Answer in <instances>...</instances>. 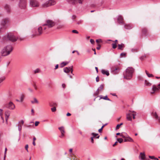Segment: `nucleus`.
I'll use <instances>...</instances> for the list:
<instances>
[{"mask_svg": "<svg viewBox=\"0 0 160 160\" xmlns=\"http://www.w3.org/2000/svg\"><path fill=\"white\" fill-rule=\"evenodd\" d=\"M10 112L8 110H6L5 112V120L7 123L8 122V120L10 116Z\"/></svg>", "mask_w": 160, "mask_h": 160, "instance_id": "obj_16", "label": "nucleus"}, {"mask_svg": "<svg viewBox=\"0 0 160 160\" xmlns=\"http://www.w3.org/2000/svg\"><path fill=\"white\" fill-rule=\"evenodd\" d=\"M137 48H133L131 49V51L132 52H136L137 51Z\"/></svg>", "mask_w": 160, "mask_h": 160, "instance_id": "obj_42", "label": "nucleus"}, {"mask_svg": "<svg viewBox=\"0 0 160 160\" xmlns=\"http://www.w3.org/2000/svg\"><path fill=\"white\" fill-rule=\"evenodd\" d=\"M40 70L39 68H37L33 71V72L35 73L39 72Z\"/></svg>", "mask_w": 160, "mask_h": 160, "instance_id": "obj_35", "label": "nucleus"}, {"mask_svg": "<svg viewBox=\"0 0 160 160\" xmlns=\"http://www.w3.org/2000/svg\"><path fill=\"white\" fill-rule=\"evenodd\" d=\"M111 94L113 96L117 97V95L115 93H111Z\"/></svg>", "mask_w": 160, "mask_h": 160, "instance_id": "obj_61", "label": "nucleus"}, {"mask_svg": "<svg viewBox=\"0 0 160 160\" xmlns=\"http://www.w3.org/2000/svg\"><path fill=\"white\" fill-rule=\"evenodd\" d=\"M68 63V62H63L60 64V66L61 68H62V67H64V66H66V65H67Z\"/></svg>", "mask_w": 160, "mask_h": 160, "instance_id": "obj_26", "label": "nucleus"}, {"mask_svg": "<svg viewBox=\"0 0 160 160\" xmlns=\"http://www.w3.org/2000/svg\"><path fill=\"white\" fill-rule=\"evenodd\" d=\"M24 98V95L23 94H22L20 95V102H22L23 101V99Z\"/></svg>", "mask_w": 160, "mask_h": 160, "instance_id": "obj_31", "label": "nucleus"}, {"mask_svg": "<svg viewBox=\"0 0 160 160\" xmlns=\"http://www.w3.org/2000/svg\"><path fill=\"white\" fill-rule=\"evenodd\" d=\"M29 5L32 7L38 8L40 6V3L37 0H29Z\"/></svg>", "mask_w": 160, "mask_h": 160, "instance_id": "obj_6", "label": "nucleus"}, {"mask_svg": "<svg viewBox=\"0 0 160 160\" xmlns=\"http://www.w3.org/2000/svg\"><path fill=\"white\" fill-rule=\"evenodd\" d=\"M17 39V38L15 37L13 34L10 33H8L4 36L2 39L0 41V47L5 44L6 42L8 40L14 42L16 41Z\"/></svg>", "mask_w": 160, "mask_h": 160, "instance_id": "obj_1", "label": "nucleus"}, {"mask_svg": "<svg viewBox=\"0 0 160 160\" xmlns=\"http://www.w3.org/2000/svg\"><path fill=\"white\" fill-rule=\"evenodd\" d=\"M93 138V137H92L91 138V142L92 143H94Z\"/></svg>", "mask_w": 160, "mask_h": 160, "instance_id": "obj_52", "label": "nucleus"}, {"mask_svg": "<svg viewBox=\"0 0 160 160\" xmlns=\"http://www.w3.org/2000/svg\"><path fill=\"white\" fill-rule=\"evenodd\" d=\"M120 55L122 57H123V56H125L126 55V54L125 53H122L121 54H120Z\"/></svg>", "mask_w": 160, "mask_h": 160, "instance_id": "obj_49", "label": "nucleus"}, {"mask_svg": "<svg viewBox=\"0 0 160 160\" xmlns=\"http://www.w3.org/2000/svg\"><path fill=\"white\" fill-rule=\"evenodd\" d=\"M10 22V19L8 18H7L2 19L1 21V24L3 27V28H6L7 27L6 25Z\"/></svg>", "mask_w": 160, "mask_h": 160, "instance_id": "obj_8", "label": "nucleus"}, {"mask_svg": "<svg viewBox=\"0 0 160 160\" xmlns=\"http://www.w3.org/2000/svg\"><path fill=\"white\" fill-rule=\"evenodd\" d=\"M117 140L119 142V143H121L122 142L123 140L121 138H120L118 139Z\"/></svg>", "mask_w": 160, "mask_h": 160, "instance_id": "obj_39", "label": "nucleus"}, {"mask_svg": "<svg viewBox=\"0 0 160 160\" xmlns=\"http://www.w3.org/2000/svg\"><path fill=\"white\" fill-rule=\"evenodd\" d=\"M42 28L41 26H39L38 28H35L33 29L32 32V36L40 35L42 33Z\"/></svg>", "mask_w": 160, "mask_h": 160, "instance_id": "obj_4", "label": "nucleus"}, {"mask_svg": "<svg viewBox=\"0 0 160 160\" xmlns=\"http://www.w3.org/2000/svg\"><path fill=\"white\" fill-rule=\"evenodd\" d=\"M58 65L57 64L55 67V69H57L58 68Z\"/></svg>", "mask_w": 160, "mask_h": 160, "instance_id": "obj_59", "label": "nucleus"}, {"mask_svg": "<svg viewBox=\"0 0 160 160\" xmlns=\"http://www.w3.org/2000/svg\"><path fill=\"white\" fill-rule=\"evenodd\" d=\"M67 1L70 3L75 4L78 3L80 4H82L83 0H67Z\"/></svg>", "mask_w": 160, "mask_h": 160, "instance_id": "obj_10", "label": "nucleus"}, {"mask_svg": "<svg viewBox=\"0 0 160 160\" xmlns=\"http://www.w3.org/2000/svg\"><path fill=\"white\" fill-rule=\"evenodd\" d=\"M104 87V85L103 84H102L100 85L99 88L97 89L96 92V94L98 95V94L100 91H101L103 89Z\"/></svg>", "mask_w": 160, "mask_h": 160, "instance_id": "obj_18", "label": "nucleus"}, {"mask_svg": "<svg viewBox=\"0 0 160 160\" xmlns=\"http://www.w3.org/2000/svg\"><path fill=\"white\" fill-rule=\"evenodd\" d=\"M124 47V44L122 43L121 44L118 45V49L120 50H122V48Z\"/></svg>", "mask_w": 160, "mask_h": 160, "instance_id": "obj_28", "label": "nucleus"}, {"mask_svg": "<svg viewBox=\"0 0 160 160\" xmlns=\"http://www.w3.org/2000/svg\"><path fill=\"white\" fill-rule=\"evenodd\" d=\"M55 25L54 22L52 20H48L46 23L43 25V29L45 30L47 29V28H50L52 27Z\"/></svg>", "mask_w": 160, "mask_h": 160, "instance_id": "obj_5", "label": "nucleus"}, {"mask_svg": "<svg viewBox=\"0 0 160 160\" xmlns=\"http://www.w3.org/2000/svg\"><path fill=\"white\" fill-rule=\"evenodd\" d=\"M117 20L118 23L120 25L124 24L123 19L122 17L120 15H118L117 18Z\"/></svg>", "mask_w": 160, "mask_h": 160, "instance_id": "obj_12", "label": "nucleus"}, {"mask_svg": "<svg viewBox=\"0 0 160 160\" xmlns=\"http://www.w3.org/2000/svg\"><path fill=\"white\" fill-rule=\"evenodd\" d=\"M62 86L63 88H64L65 87V85L64 84H62Z\"/></svg>", "mask_w": 160, "mask_h": 160, "instance_id": "obj_64", "label": "nucleus"}, {"mask_svg": "<svg viewBox=\"0 0 160 160\" xmlns=\"http://www.w3.org/2000/svg\"><path fill=\"white\" fill-rule=\"evenodd\" d=\"M72 66H71L68 68L65 67L64 68V72L66 73H68L71 71V73H72L73 69H72Z\"/></svg>", "mask_w": 160, "mask_h": 160, "instance_id": "obj_13", "label": "nucleus"}, {"mask_svg": "<svg viewBox=\"0 0 160 160\" xmlns=\"http://www.w3.org/2000/svg\"><path fill=\"white\" fill-rule=\"evenodd\" d=\"M7 151V149L6 148H5V152H4L5 157H6Z\"/></svg>", "mask_w": 160, "mask_h": 160, "instance_id": "obj_55", "label": "nucleus"}, {"mask_svg": "<svg viewBox=\"0 0 160 160\" xmlns=\"http://www.w3.org/2000/svg\"><path fill=\"white\" fill-rule=\"evenodd\" d=\"M31 102L32 104H34V103L38 104L39 103V102H38V101L35 98H34L33 101H31Z\"/></svg>", "mask_w": 160, "mask_h": 160, "instance_id": "obj_27", "label": "nucleus"}, {"mask_svg": "<svg viewBox=\"0 0 160 160\" xmlns=\"http://www.w3.org/2000/svg\"><path fill=\"white\" fill-rule=\"evenodd\" d=\"M134 72V69L131 67L128 68L125 72L124 73V78L127 80L130 79L132 77L133 73Z\"/></svg>", "mask_w": 160, "mask_h": 160, "instance_id": "obj_3", "label": "nucleus"}, {"mask_svg": "<svg viewBox=\"0 0 160 160\" xmlns=\"http://www.w3.org/2000/svg\"><path fill=\"white\" fill-rule=\"evenodd\" d=\"M71 114L69 112H68L67 114V116H70L71 115Z\"/></svg>", "mask_w": 160, "mask_h": 160, "instance_id": "obj_63", "label": "nucleus"}, {"mask_svg": "<svg viewBox=\"0 0 160 160\" xmlns=\"http://www.w3.org/2000/svg\"><path fill=\"white\" fill-rule=\"evenodd\" d=\"M128 135L125 132H122L120 134V136L123 138H126Z\"/></svg>", "mask_w": 160, "mask_h": 160, "instance_id": "obj_29", "label": "nucleus"}, {"mask_svg": "<svg viewBox=\"0 0 160 160\" xmlns=\"http://www.w3.org/2000/svg\"><path fill=\"white\" fill-rule=\"evenodd\" d=\"M22 127L21 125H18V130L20 132H21L22 130Z\"/></svg>", "mask_w": 160, "mask_h": 160, "instance_id": "obj_38", "label": "nucleus"}, {"mask_svg": "<svg viewBox=\"0 0 160 160\" xmlns=\"http://www.w3.org/2000/svg\"><path fill=\"white\" fill-rule=\"evenodd\" d=\"M48 2V1L43 2L41 5V8H45L49 7Z\"/></svg>", "mask_w": 160, "mask_h": 160, "instance_id": "obj_14", "label": "nucleus"}, {"mask_svg": "<svg viewBox=\"0 0 160 160\" xmlns=\"http://www.w3.org/2000/svg\"><path fill=\"white\" fill-rule=\"evenodd\" d=\"M28 90H29V91L30 92H33V90H32V89H31V88H29L28 89Z\"/></svg>", "mask_w": 160, "mask_h": 160, "instance_id": "obj_57", "label": "nucleus"}, {"mask_svg": "<svg viewBox=\"0 0 160 160\" xmlns=\"http://www.w3.org/2000/svg\"><path fill=\"white\" fill-rule=\"evenodd\" d=\"M101 71L103 75H106L107 76H109V71L108 70H105L104 69H102Z\"/></svg>", "mask_w": 160, "mask_h": 160, "instance_id": "obj_23", "label": "nucleus"}, {"mask_svg": "<svg viewBox=\"0 0 160 160\" xmlns=\"http://www.w3.org/2000/svg\"><path fill=\"white\" fill-rule=\"evenodd\" d=\"M12 50V47L9 45L4 47L1 50L0 53L2 56L5 57L9 55Z\"/></svg>", "mask_w": 160, "mask_h": 160, "instance_id": "obj_2", "label": "nucleus"}, {"mask_svg": "<svg viewBox=\"0 0 160 160\" xmlns=\"http://www.w3.org/2000/svg\"><path fill=\"white\" fill-rule=\"evenodd\" d=\"M126 118L128 120L132 121V113H128L126 114Z\"/></svg>", "mask_w": 160, "mask_h": 160, "instance_id": "obj_22", "label": "nucleus"}, {"mask_svg": "<svg viewBox=\"0 0 160 160\" xmlns=\"http://www.w3.org/2000/svg\"><path fill=\"white\" fill-rule=\"evenodd\" d=\"M145 85L147 86H150L152 84L147 81V80H145L144 82Z\"/></svg>", "mask_w": 160, "mask_h": 160, "instance_id": "obj_30", "label": "nucleus"}, {"mask_svg": "<svg viewBox=\"0 0 160 160\" xmlns=\"http://www.w3.org/2000/svg\"><path fill=\"white\" fill-rule=\"evenodd\" d=\"M27 5V0H19L18 6L19 8L21 9H25Z\"/></svg>", "mask_w": 160, "mask_h": 160, "instance_id": "obj_7", "label": "nucleus"}, {"mask_svg": "<svg viewBox=\"0 0 160 160\" xmlns=\"http://www.w3.org/2000/svg\"><path fill=\"white\" fill-rule=\"evenodd\" d=\"M39 123V122L38 121H36L35 123V126H37L38 125V124Z\"/></svg>", "mask_w": 160, "mask_h": 160, "instance_id": "obj_46", "label": "nucleus"}, {"mask_svg": "<svg viewBox=\"0 0 160 160\" xmlns=\"http://www.w3.org/2000/svg\"><path fill=\"white\" fill-rule=\"evenodd\" d=\"M5 79V78L4 77H2L0 78V83L3 82Z\"/></svg>", "mask_w": 160, "mask_h": 160, "instance_id": "obj_37", "label": "nucleus"}, {"mask_svg": "<svg viewBox=\"0 0 160 160\" xmlns=\"http://www.w3.org/2000/svg\"><path fill=\"white\" fill-rule=\"evenodd\" d=\"M72 32H73V33H78V32L76 30H73L72 31Z\"/></svg>", "mask_w": 160, "mask_h": 160, "instance_id": "obj_48", "label": "nucleus"}, {"mask_svg": "<svg viewBox=\"0 0 160 160\" xmlns=\"http://www.w3.org/2000/svg\"><path fill=\"white\" fill-rule=\"evenodd\" d=\"M101 48V46L99 44L98 45V47H97V49L98 50H99Z\"/></svg>", "mask_w": 160, "mask_h": 160, "instance_id": "obj_51", "label": "nucleus"}, {"mask_svg": "<svg viewBox=\"0 0 160 160\" xmlns=\"http://www.w3.org/2000/svg\"><path fill=\"white\" fill-rule=\"evenodd\" d=\"M123 124L122 123H121L120 124H118L116 128V129H118L119 128L120 126Z\"/></svg>", "mask_w": 160, "mask_h": 160, "instance_id": "obj_34", "label": "nucleus"}, {"mask_svg": "<svg viewBox=\"0 0 160 160\" xmlns=\"http://www.w3.org/2000/svg\"><path fill=\"white\" fill-rule=\"evenodd\" d=\"M153 115L155 118L157 119L160 122V117L158 116L157 113L156 112H153L152 113Z\"/></svg>", "mask_w": 160, "mask_h": 160, "instance_id": "obj_21", "label": "nucleus"}, {"mask_svg": "<svg viewBox=\"0 0 160 160\" xmlns=\"http://www.w3.org/2000/svg\"><path fill=\"white\" fill-rule=\"evenodd\" d=\"M132 116H133V119H135V116L136 115V114H134V113H132Z\"/></svg>", "mask_w": 160, "mask_h": 160, "instance_id": "obj_56", "label": "nucleus"}, {"mask_svg": "<svg viewBox=\"0 0 160 160\" xmlns=\"http://www.w3.org/2000/svg\"><path fill=\"white\" fill-rule=\"evenodd\" d=\"M19 122L21 123L22 124H23L24 123V122L23 120H21L20 122Z\"/></svg>", "mask_w": 160, "mask_h": 160, "instance_id": "obj_58", "label": "nucleus"}, {"mask_svg": "<svg viewBox=\"0 0 160 160\" xmlns=\"http://www.w3.org/2000/svg\"><path fill=\"white\" fill-rule=\"evenodd\" d=\"M117 47V45L116 43L112 44V48H113L115 49Z\"/></svg>", "mask_w": 160, "mask_h": 160, "instance_id": "obj_45", "label": "nucleus"}, {"mask_svg": "<svg viewBox=\"0 0 160 160\" xmlns=\"http://www.w3.org/2000/svg\"><path fill=\"white\" fill-rule=\"evenodd\" d=\"M123 25H124V27L126 29H130L132 28V26L129 24L124 23Z\"/></svg>", "mask_w": 160, "mask_h": 160, "instance_id": "obj_20", "label": "nucleus"}, {"mask_svg": "<svg viewBox=\"0 0 160 160\" xmlns=\"http://www.w3.org/2000/svg\"><path fill=\"white\" fill-rule=\"evenodd\" d=\"M103 99L107 100L108 101H110V100L108 98L107 96H106L102 98Z\"/></svg>", "mask_w": 160, "mask_h": 160, "instance_id": "obj_40", "label": "nucleus"}, {"mask_svg": "<svg viewBox=\"0 0 160 160\" xmlns=\"http://www.w3.org/2000/svg\"><path fill=\"white\" fill-rule=\"evenodd\" d=\"M99 81V79L98 78V76L96 78V81L97 82H98Z\"/></svg>", "mask_w": 160, "mask_h": 160, "instance_id": "obj_60", "label": "nucleus"}, {"mask_svg": "<svg viewBox=\"0 0 160 160\" xmlns=\"http://www.w3.org/2000/svg\"><path fill=\"white\" fill-rule=\"evenodd\" d=\"M51 110L52 112H54L56 111V108L55 107H53L51 108Z\"/></svg>", "mask_w": 160, "mask_h": 160, "instance_id": "obj_43", "label": "nucleus"}, {"mask_svg": "<svg viewBox=\"0 0 160 160\" xmlns=\"http://www.w3.org/2000/svg\"><path fill=\"white\" fill-rule=\"evenodd\" d=\"M145 154L144 153L141 152L139 156V158L140 159L143 160L145 158Z\"/></svg>", "mask_w": 160, "mask_h": 160, "instance_id": "obj_24", "label": "nucleus"}, {"mask_svg": "<svg viewBox=\"0 0 160 160\" xmlns=\"http://www.w3.org/2000/svg\"><path fill=\"white\" fill-rule=\"evenodd\" d=\"M90 42L92 44H93L94 43V40L92 39H90Z\"/></svg>", "mask_w": 160, "mask_h": 160, "instance_id": "obj_50", "label": "nucleus"}, {"mask_svg": "<svg viewBox=\"0 0 160 160\" xmlns=\"http://www.w3.org/2000/svg\"><path fill=\"white\" fill-rule=\"evenodd\" d=\"M31 112H32L33 115L34 112V110H33V109H32L31 110Z\"/></svg>", "mask_w": 160, "mask_h": 160, "instance_id": "obj_62", "label": "nucleus"}, {"mask_svg": "<svg viewBox=\"0 0 160 160\" xmlns=\"http://www.w3.org/2000/svg\"><path fill=\"white\" fill-rule=\"evenodd\" d=\"M49 7L54 6L56 4V1L55 0H48Z\"/></svg>", "mask_w": 160, "mask_h": 160, "instance_id": "obj_17", "label": "nucleus"}, {"mask_svg": "<svg viewBox=\"0 0 160 160\" xmlns=\"http://www.w3.org/2000/svg\"><path fill=\"white\" fill-rule=\"evenodd\" d=\"M61 135L59 136V137L61 138H62L64 136V133H61Z\"/></svg>", "mask_w": 160, "mask_h": 160, "instance_id": "obj_53", "label": "nucleus"}, {"mask_svg": "<svg viewBox=\"0 0 160 160\" xmlns=\"http://www.w3.org/2000/svg\"><path fill=\"white\" fill-rule=\"evenodd\" d=\"M4 9L7 13L9 14L11 12V8L10 6L8 4H5L4 6Z\"/></svg>", "mask_w": 160, "mask_h": 160, "instance_id": "obj_11", "label": "nucleus"}, {"mask_svg": "<svg viewBox=\"0 0 160 160\" xmlns=\"http://www.w3.org/2000/svg\"><path fill=\"white\" fill-rule=\"evenodd\" d=\"M149 157L151 159L153 160H159L158 158H155L154 156H149Z\"/></svg>", "mask_w": 160, "mask_h": 160, "instance_id": "obj_33", "label": "nucleus"}, {"mask_svg": "<svg viewBox=\"0 0 160 160\" xmlns=\"http://www.w3.org/2000/svg\"><path fill=\"white\" fill-rule=\"evenodd\" d=\"M142 32L144 34H145L147 32V29L146 28H144L142 30Z\"/></svg>", "mask_w": 160, "mask_h": 160, "instance_id": "obj_36", "label": "nucleus"}, {"mask_svg": "<svg viewBox=\"0 0 160 160\" xmlns=\"http://www.w3.org/2000/svg\"><path fill=\"white\" fill-rule=\"evenodd\" d=\"M77 24H78V25H79L80 24H81L82 22H83V21L82 20H80L78 21H77Z\"/></svg>", "mask_w": 160, "mask_h": 160, "instance_id": "obj_41", "label": "nucleus"}, {"mask_svg": "<svg viewBox=\"0 0 160 160\" xmlns=\"http://www.w3.org/2000/svg\"><path fill=\"white\" fill-rule=\"evenodd\" d=\"M145 72H146V74L148 76V77L150 78V77H153V76L152 74H149V73H148V72L147 70L145 71Z\"/></svg>", "mask_w": 160, "mask_h": 160, "instance_id": "obj_32", "label": "nucleus"}, {"mask_svg": "<svg viewBox=\"0 0 160 160\" xmlns=\"http://www.w3.org/2000/svg\"><path fill=\"white\" fill-rule=\"evenodd\" d=\"M92 135H93L92 137H93V138H95L96 136L98 135L97 133H95L94 132H92L91 134Z\"/></svg>", "mask_w": 160, "mask_h": 160, "instance_id": "obj_44", "label": "nucleus"}, {"mask_svg": "<svg viewBox=\"0 0 160 160\" xmlns=\"http://www.w3.org/2000/svg\"><path fill=\"white\" fill-rule=\"evenodd\" d=\"M28 144L26 145L25 146V149H26V150H27V152H28Z\"/></svg>", "mask_w": 160, "mask_h": 160, "instance_id": "obj_47", "label": "nucleus"}, {"mask_svg": "<svg viewBox=\"0 0 160 160\" xmlns=\"http://www.w3.org/2000/svg\"><path fill=\"white\" fill-rule=\"evenodd\" d=\"M76 18V16L74 15H73L72 16V19H74L75 18Z\"/></svg>", "mask_w": 160, "mask_h": 160, "instance_id": "obj_54", "label": "nucleus"}, {"mask_svg": "<svg viewBox=\"0 0 160 160\" xmlns=\"http://www.w3.org/2000/svg\"><path fill=\"white\" fill-rule=\"evenodd\" d=\"M119 70V68H111V71L113 74H116L118 73Z\"/></svg>", "mask_w": 160, "mask_h": 160, "instance_id": "obj_15", "label": "nucleus"}, {"mask_svg": "<svg viewBox=\"0 0 160 160\" xmlns=\"http://www.w3.org/2000/svg\"><path fill=\"white\" fill-rule=\"evenodd\" d=\"M6 107L10 109L13 110L15 109V106L14 103L12 102H10L6 105Z\"/></svg>", "mask_w": 160, "mask_h": 160, "instance_id": "obj_9", "label": "nucleus"}, {"mask_svg": "<svg viewBox=\"0 0 160 160\" xmlns=\"http://www.w3.org/2000/svg\"><path fill=\"white\" fill-rule=\"evenodd\" d=\"M58 129L60 131L61 133H64L65 131L64 130V127L63 126L58 128Z\"/></svg>", "mask_w": 160, "mask_h": 160, "instance_id": "obj_25", "label": "nucleus"}, {"mask_svg": "<svg viewBox=\"0 0 160 160\" xmlns=\"http://www.w3.org/2000/svg\"><path fill=\"white\" fill-rule=\"evenodd\" d=\"M124 141L125 142H134L132 139V138H131L128 135L126 137V138L124 139Z\"/></svg>", "mask_w": 160, "mask_h": 160, "instance_id": "obj_19", "label": "nucleus"}]
</instances>
